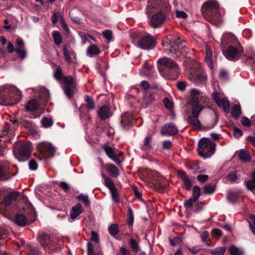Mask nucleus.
<instances>
[{
  "label": "nucleus",
  "mask_w": 255,
  "mask_h": 255,
  "mask_svg": "<svg viewBox=\"0 0 255 255\" xmlns=\"http://www.w3.org/2000/svg\"><path fill=\"white\" fill-rule=\"evenodd\" d=\"M216 144L207 137L201 138L198 142V151L204 158L210 157L215 152Z\"/></svg>",
  "instance_id": "obj_1"
},
{
  "label": "nucleus",
  "mask_w": 255,
  "mask_h": 255,
  "mask_svg": "<svg viewBox=\"0 0 255 255\" xmlns=\"http://www.w3.org/2000/svg\"><path fill=\"white\" fill-rule=\"evenodd\" d=\"M56 79L60 81L62 80L64 86L63 90L67 97L70 99L74 94V86L73 82V79L71 76L63 77L60 67L56 69L54 74Z\"/></svg>",
  "instance_id": "obj_2"
},
{
  "label": "nucleus",
  "mask_w": 255,
  "mask_h": 255,
  "mask_svg": "<svg viewBox=\"0 0 255 255\" xmlns=\"http://www.w3.org/2000/svg\"><path fill=\"white\" fill-rule=\"evenodd\" d=\"M173 43L174 44V46L176 47L177 49L173 45V42L172 41H170L169 43H166L164 44V46H168L169 45V47H170V49H165L164 52L167 54H170L174 52L175 54L177 53V51H179V52L180 53L181 55L184 56V51H185V49L184 48H185V45L184 44V41L181 40L179 37H176L173 40Z\"/></svg>",
  "instance_id": "obj_3"
},
{
  "label": "nucleus",
  "mask_w": 255,
  "mask_h": 255,
  "mask_svg": "<svg viewBox=\"0 0 255 255\" xmlns=\"http://www.w3.org/2000/svg\"><path fill=\"white\" fill-rule=\"evenodd\" d=\"M31 152V143L28 141L23 142L20 143L18 147V155L16 158L19 161H24L29 158Z\"/></svg>",
  "instance_id": "obj_4"
},
{
  "label": "nucleus",
  "mask_w": 255,
  "mask_h": 255,
  "mask_svg": "<svg viewBox=\"0 0 255 255\" xmlns=\"http://www.w3.org/2000/svg\"><path fill=\"white\" fill-rule=\"evenodd\" d=\"M202 12L204 15L213 18L214 16L218 13L219 5L218 3L214 1H208L202 5Z\"/></svg>",
  "instance_id": "obj_5"
},
{
  "label": "nucleus",
  "mask_w": 255,
  "mask_h": 255,
  "mask_svg": "<svg viewBox=\"0 0 255 255\" xmlns=\"http://www.w3.org/2000/svg\"><path fill=\"white\" fill-rule=\"evenodd\" d=\"M155 40L154 37H152L148 33H146L145 35L140 38L137 43V46L144 50L152 49L156 45Z\"/></svg>",
  "instance_id": "obj_6"
},
{
  "label": "nucleus",
  "mask_w": 255,
  "mask_h": 255,
  "mask_svg": "<svg viewBox=\"0 0 255 255\" xmlns=\"http://www.w3.org/2000/svg\"><path fill=\"white\" fill-rule=\"evenodd\" d=\"M37 150L44 156H53L55 152V147L50 142L43 141L37 145Z\"/></svg>",
  "instance_id": "obj_7"
},
{
  "label": "nucleus",
  "mask_w": 255,
  "mask_h": 255,
  "mask_svg": "<svg viewBox=\"0 0 255 255\" xmlns=\"http://www.w3.org/2000/svg\"><path fill=\"white\" fill-rule=\"evenodd\" d=\"M7 99H9L12 104L18 102L21 99L20 91L15 87H10L8 90Z\"/></svg>",
  "instance_id": "obj_8"
},
{
  "label": "nucleus",
  "mask_w": 255,
  "mask_h": 255,
  "mask_svg": "<svg viewBox=\"0 0 255 255\" xmlns=\"http://www.w3.org/2000/svg\"><path fill=\"white\" fill-rule=\"evenodd\" d=\"M39 241L46 251L50 250L53 246V241L48 234H42L39 238Z\"/></svg>",
  "instance_id": "obj_9"
},
{
  "label": "nucleus",
  "mask_w": 255,
  "mask_h": 255,
  "mask_svg": "<svg viewBox=\"0 0 255 255\" xmlns=\"http://www.w3.org/2000/svg\"><path fill=\"white\" fill-rule=\"evenodd\" d=\"M165 19V16L163 13L161 12H157L151 17L150 24L153 27H157L163 23Z\"/></svg>",
  "instance_id": "obj_10"
},
{
  "label": "nucleus",
  "mask_w": 255,
  "mask_h": 255,
  "mask_svg": "<svg viewBox=\"0 0 255 255\" xmlns=\"http://www.w3.org/2000/svg\"><path fill=\"white\" fill-rule=\"evenodd\" d=\"M102 147L104 149L107 155L110 159L113 160L117 165H120L121 164V162L118 158L115 153L114 148H113L106 144L103 145Z\"/></svg>",
  "instance_id": "obj_11"
},
{
  "label": "nucleus",
  "mask_w": 255,
  "mask_h": 255,
  "mask_svg": "<svg viewBox=\"0 0 255 255\" xmlns=\"http://www.w3.org/2000/svg\"><path fill=\"white\" fill-rule=\"evenodd\" d=\"M178 130L177 127L172 123L166 124L164 126L161 133L165 135H172L176 134Z\"/></svg>",
  "instance_id": "obj_12"
},
{
  "label": "nucleus",
  "mask_w": 255,
  "mask_h": 255,
  "mask_svg": "<svg viewBox=\"0 0 255 255\" xmlns=\"http://www.w3.org/2000/svg\"><path fill=\"white\" fill-rule=\"evenodd\" d=\"M157 63L161 66H165L170 69H173L176 68H178V64L169 58L163 57L160 58L158 60Z\"/></svg>",
  "instance_id": "obj_13"
},
{
  "label": "nucleus",
  "mask_w": 255,
  "mask_h": 255,
  "mask_svg": "<svg viewBox=\"0 0 255 255\" xmlns=\"http://www.w3.org/2000/svg\"><path fill=\"white\" fill-rule=\"evenodd\" d=\"M133 118L132 115L128 113H125L121 116V125L125 129H128L132 125Z\"/></svg>",
  "instance_id": "obj_14"
},
{
  "label": "nucleus",
  "mask_w": 255,
  "mask_h": 255,
  "mask_svg": "<svg viewBox=\"0 0 255 255\" xmlns=\"http://www.w3.org/2000/svg\"><path fill=\"white\" fill-rule=\"evenodd\" d=\"M83 211V208L80 203H77L71 209L70 217L72 221L76 219Z\"/></svg>",
  "instance_id": "obj_15"
},
{
  "label": "nucleus",
  "mask_w": 255,
  "mask_h": 255,
  "mask_svg": "<svg viewBox=\"0 0 255 255\" xmlns=\"http://www.w3.org/2000/svg\"><path fill=\"white\" fill-rule=\"evenodd\" d=\"M239 50L233 46L230 45L226 51L225 56L230 60H234L239 55Z\"/></svg>",
  "instance_id": "obj_16"
},
{
  "label": "nucleus",
  "mask_w": 255,
  "mask_h": 255,
  "mask_svg": "<svg viewBox=\"0 0 255 255\" xmlns=\"http://www.w3.org/2000/svg\"><path fill=\"white\" fill-rule=\"evenodd\" d=\"M98 115L102 120L109 119L112 116L110 112V108L107 105H104L100 108Z\"/></svg>",
  "instance_id": "obj_17"
},
{
  "label": "nucleus",
  "mask_w": 255,
  "mask_h": 255,
  "mask_svg": "<svg viewBox=\"0 0 255 255\" xmlns=\"http://www.w3.org/2000/svg\"><path fill=\"white\" fill-rule=\"evenodd\" d=\"M205 61L210 69H213L214 67L213 62L212 60V51L209 45L206 46V57Z\"/></svg>",
  "instance_id": "obj_18"
},
{
  "label": "nucleus",
  "mask_w": 255,
  "mask_h": 255,
  "mask_svg": "<svg viewBox=\"0 0 255 255\" xmlns=\"http://www.w3.org/2000/svg\"><path fill=\"white\" fill-rule=\"evenodd\" d=\"M245 57L248 64L255 63V52L252 48L249 49L246 52Z\"/></svg>",
  "instance_id": "obj_19"
},
{
  "label": "nucleus",
  "mask_w": 255,
  "mask_h": 255,
  "mask_svg": "<svg viewBox=\"0 0 255 255\" xmlns=\"http://www.w3.org/2000/svg\"><path fill=\"white\" fill-rule=\"evenodd\" d=\"M235 39L234 35L230 33L224 34L221 39V45L222 48H225L227 44L233 43Z\"/></svg>",
  "instance_id": "obj_20"
},
{
  "label": "nucleus",
  "mask_w": 255,
  "mask_h": 255,
  "mask_svg": "<svg viewBox=\"0 0 255 255\" xmlns=\"http://www.w3.org/2000/svg\"><path fill=\"white\" fill-rule=\"evenodd\" d=\"M251 176L252 179L251 180L246 181L245 182V184L248 189L255 194V171L252 173Z\"/></svg>",
  "instance_id": "obj_21"
},
{
  "label": "nucleus",
  "mask_w": 255,
  "mask_h": 255,
  "mask_svg": "<svg viewBox=\"0 0 255 255\" xmlns=\"http://www.w3.org/2000/svg\"><path fill=\"white\" fill-rule=\"evenodd\" d=\"M187 122L191 126L196 129L198 130L201 128V124L198 117L190 116L188 118Z\"/></svg>",
  "instance_id": "obj_22"
},
{
  "label": "nucleus",
  "mask_w": 255,
  "mask_h": 255,
  "mask_svg": "<svg viewBox=\"0 0 255 255\" xmlns=\"http://www.w3.org/2000/svg\"><path fill=\"white\" fill-rule=\"evenodd\" d=\"M142 150L145 152H149L151 150L152 147L151 144V138L149 136L145 137L143 140V144L141 147Z\"/></svg>",
  "instance_id": "obj_23"
},
{
  "label": "nucleus",
  "mask_w": 255,
  "mask_h": 255,
  "mask_svg": "<svg viewBox=\"0 0 255 255\" xmlns=\"http://www.w3.org/2000/svg\"><path fill=\"white\" fill-rule=\"evenodd\" d=\"M63 55L65 61L69 64L72 63V58H76L75 53L72 51H68L65 47H63Z\"/></svg>",
  "instance_id": "obj_24"
},
{
  "label": "nucleus",
  "mask_w": 255,
  "mask_h": 255,
  "mask_svg": "<svg viewBox=\"0 0 255 255\" xmlns=\"http://www.w3.org/2000/svg\"><path fill=\"white\" fill-rule=\"evenodd\" d=\"M242 114L241 108L239 103L235 104L232 107L231 110V115L232 117L237 119L239 118Z\"/></svg>",
  "instance_id": "obj_25"
},
{
  "label": "nucleus",
  "mask_w": 255,
  "mask_h": 255,
  "mask_svg": "<svg viewBox=\"0 0 255 255\" xmlns=\"http://www.w3.org/2000/svg\"><path fill=\"white\" fill-rule=\"evenodd\" d=\"M14 222L19 226H24L27 223L26 217L22 214H17L14 219Z\"/></svg>",
  "instance_id": "obj_26"
},
{
  "label": "nucleus",
  "mask_w": 255,
  "mask_h": 255,
  "mask_svg": "<svg viewBox=\"0 0 255 255\" xmlns=\"http://www.w3.org/2000/svg\"><path fill=\"white\" fill-rule=\"evenodd\" d=\"M101 175L105 179V185L110 190H111L116 188L115 185L113 180L107 177L103 172H101Z\"/></svg>",
  "instance_id": "obj_27"
},
{
  "label": "nucleus",
  "mask_w": 255,
  "mask_h": 255,
  "mask_svg": "<svg viewBox=\"0 0 255 255\" xmlns=\"http://www.w3.org/2000/svg\"><path fill=\"white\" fill-rule=\"evenodd\" d=\"M39 105L35 99L30 100L25 105L27 111H32L38 109Z\"/></svg>",
  "instance_id": "obj_28"
},
{
  "label": "nucleus",
  "mask_w": 255,
  "mask_h": 255,
  "mask_svg": "<svg viewBox=\"0 0 255 255\" xmlns=\"http://www.w3.org/2000/svg\"><path fill=\"white\" fill-rule=\"evenodd\" d=\"M217 105L220 107H222L224 111L228 113L230 109L229 101L227 98H223Z\"/></svg>",
  "instance_id": "obj_29"
},
{
  "label": "nucleus",
  "mask_w": 255,
  "mask_h": 255,
  "mask_svg": "<svg viewBox=\"0 0 255 255\" xmlns=\"http://www.w3.org/2000/svg\"><path fill=\"white\" fill-rule=\"evenodd\" d=\"M207 80V76L204 74L197 75L194 78L193 82L196 85L204 83Z\"/></svg>",
  "instance_id": "obj_30"
},
{
  "label": "nucleus",
  "mask_w": 255,
  "mask_h": 255,
  "mask_svg": "<svg viewBox=\"0 0 255 255\" xmlns=\"http://www.w3.org/2000/svg\"><path fill=\"white\" fill-rule=\"evenodd\" d=\"M240 159L244 162H248L250 160V155L248 151L244 149H241L239 151Z\"/></svg>",
  "instance_id": "obj_31"
},
{
  "label": "nucleus",
  "mask_w": 255,
  "mask_h": 255,
  "mask_svg": "<svg viewBox=\"0 0 255 255\" xmlns=\"http://www.w3.org/2000/svg\"><path fill=\"white\" fill-rule=\"evenodd\" d=\"M229 251L231 255H243L244 254V251L242 249L233 245L230 247Z\"/></svg>",
  "instance_id": "obj_32"
},
{
  "label": "nucleus",
  "mask_w": 255,
  "mask_h": 255,
  "mask_svg": "<svg viewBox=\"0 0 255 255\" xmlns=\"http://www.w3.org/2000/svg\"><path fill=\"white\" fill-rule=\"evenodd\" d=\"M87 52L89 56H92L99 54L100 50L97 46L93 45L88 48Z\"/></svg>",
  "instance_id": "obj_33"
},
{
  "label": "nucleus",
  "mask_w": 255,
  "mask_h": 255,
  "mask_svg": "<svg viewBox=\"0 0 255 255\" xmlns=\"http://www.w3.org/2000/svg\"><path fill=\"white\" fill-rule=\"evenodd\" d=\"M191 111L192 116L198 117L203 109V107L201 105H197L193 106Z\"/></svg>",
  "instance_id": "obj_34"
},
{
  "label": "nucleus",
  "mask_w": 255,
  "mask_h": 255,
  "mask_svg": "<svg viewBox=\"0 0 255 255\" xmlns=\"http://www.w3.org/2000/svg\"><path fill=\"white\" fill-rule=\"evenodd\" d=\"M76 199L84 202L85 206L88 207L90 205V202L88 195H84L81 193L76 197Z\"/></svg>",
  "instance_id": "obj_35"
},
{
  "label": "nucleus",
  "mask_w": 255,
  "mask_h": 255,
  "mask_svg": "<svg viewBox=\"0 0 255 255\" xmlns=\"http://www.w3.org/2000/svg\"><path fill=\"white\" fill-rule=\"evenodd\" d=\"M52 37L56 45H59L62 43V38L59 31L56 30L53 31L52 32Z\"/></svg>",
  "instance_id": "obj_36"
},
{
  "label": "nucleus",
  "mask_w": 255,
  "mask_h": 255,
  "mask_svg": "<svg viewBox=\"0 0 255 255\" xmlns=\"http://www.w3.org/2000/svg\"><path fill=\"white\" fill-rule=\"evenodd\" d=\"M226 249L225 247L216 248L211 250L210 253L213 255H224Z\"/></svg>",
  "instance_id": "obj_37"
},
{
  "label": "nucleus",
  "mask_w": 255,
  "mask_h": 255,
  "mask_svg": "<svg viewBox=\"0 0 255 255\" xmlns=\"http://www.w3.org/2000/svg\"><path fill=\"white\" fill-rule=\"evenodd\" d=\"M108 170L115 177H117L120 174L118 168L114 164H109Z\"/></svg>",
  "instance_id": "obj_38"
},
{
  "label": "nucleus",
  "mask_w": 255,
  "mask_h": 255,
  "mask_svg": "<svg viewBox=\"0 0 255 255\" xmlns=\"http://www.w3.org/2000/svg\"><path fill=\"white\" fill-rule=\"evenodd\" d=\"M108 231L109 233L112 236H116L118 234L119 232V227L117 224H112L109 227Z\"/></svg>",
  "instance_id": "obj_39"
},
{
  "label": "nucleus",
  "mask_w": 255,
  "mask_h": 255,
  "mask_svg": "<svg viewBox=\"0 0 255 255\" xmlns=\"http://www.w3.org/2000/svg\"><path fill=\"white\" fill-rule=\"evenodd\" d=\"M85 101L87 102V108L89 110L94 109L95 105L93 99L91 97L88 95H86L85 96Z\"/></svg>",
  "instance_id": "obj_40"
},
{
  "label": "nucleus",
  "mask_w": 255,
  "mask_h": 255,
  "mask_svg": "<svg viewBox=\"0 0 255 255\" xmlns=\"http://www.w3.org/2000/svg\"><path fill=\"white\" fill-rule=\"evenodd\" d=\"M239 198V195L235 192H230L228 193L227 198L231 203L236 202Z\"/></svg>",
  "instance_id": "obj_41"
},
{
  "label": "nucleus",
  "mask_w": 255,
  "mask_h": 255,
  "mask_svg": "<svg viewBox=\"0 0 255 255\" xmlns=\"http://www.w3.org/2000/svg\"><path fill=\"white\" fill-rule=\"evenodd\" d=\"M53 122L51 118L44 117L41 120V124L43 127L47 128L53 125Z\"/></svg>",
  "instance_id": "obj_42"
},
{
  "label": "nucleus",
  "mask_w": 255,
  "mask_h": 255,
  "mask_svg": "<svg viewBox=\"0 0 255 255\" xmlns=\"http://www.w3.org/2000/svg\"><path fill=\"white\" fill-rule=\"evenodd\" d=\"M215 191V187L212 184H208L205 185L203 188V193L205 194H210Z\"/></svg>",
  "instance_id": "obj_43"
},
{
  "label": "nucleus",
  "mask_w": 255,
  "mask_h": 255,
  "mask_svg": "<svg viewBox=\"0 0 255 255\" xmlns=\"http://www.w3.org/2000/svg\"><path fill=\"white\" fill-rule=\"evenodd\" d=\"M129 244L131 249L134 252H137L140 251V247L138 243L133 239H131L129 241Z\"/></svg>",
  "instance_id": "obj_44"
},
{
  "label": "nucleus",
  "mask_w": 255,
  "mask_h": 255,
  "mask_svg": "<svg viewBox=\"0 0 255 255\" xmlns=\"http://www.w3.org/2000/svg\"><path fill=\"white\" fill-rule=\"evenodd\" d=\"M201 194L200 188L198 186H195L193 188V197L194 200H197Z\"/></svg>",
  "instance_id": "obj_45"
},
{
  "label": "nucleus",
  "mask_w": 255,
  "mask_h": 255,
  "mask_svg": "<svg viewBox=\"0 0 255 255\" xmlns=\"http://www.w3.org/2000/svg\"><path fill=\"white\" fill-rule=\"evenodd\" d=\"M110 193L111 195L112 198L113 200L117 203H119L120 202L119 196L117 192V188L113 189L111 190H110Z\"/></svg>",
  "instance_id": "obj_46"
},
{
  "label": "nucleus",
  "mask_w": 255,
  "mask_h": 255,
  "mask_svg": "<svg viewBox=\"0 0 255 255\" xmlns=\"http://www.w3.org/2000/svg\"><path fill=\"white\" fill-rule=\"evenodd\" d=\"M134 222V216L130 207L128 208V224L129 227H132Z\"/></svg>",
  "instance_id": "obj_47"
},
{
  "label": "nucleus",
  "mask_w": 255,
  "mask_h": 255,
  "mask_svg": "<svg viewBox=\"0 0 255 255\" xmlns=\"http://www.w3.org/2000/svg\"><path fill=\"white\" fill-rule=\"evenodd\" d=\"M144 100L145 102H151L155 100V97L149 92H146L144 94Z\"/></svg>",
  "instance_id": "obj_48"
},
{
  "label": "nucleus",
  "mask_w": 255,
  "mask_h": 255,
  "mask_svg": "<svg viewBox=\"0 0 255 255\" xmlns=\"http://www.w3.org/2000/svg\"><path fill=\"white\" fill-rule=\"evenodd\" d=\"M15 52L21 59H24L26 56V51L24 48L15 49Z\"/></svg>",
  "instance_id": "obj_49"
},
{
  "label": "nucleus",
  "mask_w": 255,
  "mask_h": 255,
  "mask_svg": "<svg viewBox=\"0 0 255 255\" xmlns=\"http://www.w3.org/2000/svg\"><path fill=\"white\" fill-rule=\"evenodd\" d=\"M199 98L197 96H193L190 95L189 99V103L190 106H194L199 104Z\"/></svg>",
  "instance_id": "obj_50"
},
{
  "label": "nucleus",
  "mask_w": 255,
  "mask_h": 255,
  "mask_svg": "<svg viewBox=\"0 0 255 255\" xmlns=\"http://www.w3.org/2000/svg\"><path fill=\"white\" fill-rule=\"evenodd\" d=\"M41 98H43L45 101H47L49 100V93L48 91L45 88L41 89V93L40 94Z\"/></svg>",
  "instance_id": "obj_51"
},
{
  "label": "nucleus",
  "mask_w": 255,
  "mask_h": 255,
  "mask_svg": "<svg viewBox=\"0 0 255 255\" xmlns=\"http://www.w3.org/2000/svg\"><path fill=\"white\" fill-rule=\"evenodd\" d=\"M99 234L95 231H92L90 241L96 243H98L99 242Z\"/></svg>",
  "instance_id": "obj_52"
},
{
  "label": "nucleus",
  "mask_w": 255,
  "mask_h": 255,
  "mask_svg": "<svg viewBox=\"0 0 255 255\" xmlns=\"http://www.w3.org/2000/svg\"><path fill=\"white\" fill-rule=\"evenodd\" d=\"M228 177L229 179L232 182H235L237 180L236 170L233 169L229 172Z\"/></svg>",
  "instance_id": "obj_53"
},
{
  "label": "nucleus",
  "mask_w": 255,
  "mask_h": 255,
  "mask_svg": "<svg viewBox=\"0 0 255 255\" xmlns=\"http://www.w3.org/2000/svg\"><path fill=\"white\" fill-rule=\"evenodd\" d=\"M29 168L30 170H35L37 168V164L35 159H31L28 163Z\"/></svg>",
  "instance_id": "obj_54"
},
{
  "label": "nucleus",
  "mask_w": 255,
  "mask_h": 255,
  "mask_svg": "<svg viewBox=\"0 0 255 255\" xmlns=\"http://www.w3.org/2000/svg\"><path fill=\"white\" fill-rule=\"evenodd\" d=\"M88 255H99L98 254L94 253L93 246L92 243L89 242L87 244Z\"/></svg>",
  "instance_id": "obj_55"
},
{
  "label": "nucleus",
  "mask_w": 255,
  "mask_h": 255,
  "mask_svg": "<svg viewBox=\"0 0 255 255\" xmlns=\"http://www.w3.org/2000/svg\"><path fill=\"white\" fill-rule=\"evenodd\" d=\"M60 187L65 192L68 193L69 191L70 186L69 184L64 181L61 182L60 183Z\"/></svg>",
  "instance_id": "obj_56"
},
{
  "label": "nucleus",
  "mask_w": 255,
  "mask_h": 255,
  "mask_svg": "<svg viewBox=\"0 0 255 255\" xmlns=\"http://www.w3.org/2000/svg\"><path fill=\"white\" fill-rule=\"evenodd\" d=\"M163 102L164 103L165 107L167 109H171L173 107V104L170 101L168 98H164Z\"/></svg>",
  "instance_id": "obj_57"
},
{
  "label": "nucleus",
  "mask_w": 255,
  "mask_h": 255,
  "mask_svg": "<svg viewBox=\"0 0 255 255\" xmlns=\"http://www.w3.org/2000/svg\"><path fill=\"white\" fill-rule=\"evenodd\" d=\"M212 97L217 104L219 103L221 99L223 98V97H221L220 94L217 92H214L213 93Z\"/></svg>",
  "instance_id": "obj_58"
},
{
  "label": "nucleus",
  "mask_w": 255,
  "mask_h": 255,
  "mask_svg": "<svg viewBox=\"0 0 255 255\" xmlns=\"http://www.w3.org/2000/svg\"><path fill=\"white\" fill-rule=\"evenodd\" d=\"M196 200H193V198H191L187 200L184 203V206L187 209H191L192 208L193 203L196 202Z\"/></svg>",
  "instance_id": "obj_59"
},
{
  "label": "nucleus",
  "mask_w": 255,
  "mask_h": 255,
  "mask_svg": "<svg viewBox=\"0 0 255 255\" xmlns=\"http://www.w3.org/2000/svg\"><path fill=\"white\" fill-rule=\"evenodd\" d=\"M104 36L109 41H111L112 38V32L110 30H106L103 32Z\"/></svg>",
  "instance_id": "obj_60"
},
{
  "label": "nucleus",
  "mask_w": 255,
  "mask_h": 255,
  "mask_svg": "<svg viewBox=\"0 0 255 255\" xmlns=\"http://www.w3.org/2000/svg\"><path fill=\"white\" fill-rule=\"evenodd\" d=\"M186 83L184 81H181L177 84V87L180 91H184L186 89Z\"/></svg>",
  "instance_id": "obj_61"
},
{
  "label": "nucleus",
  "mask_w": 255,
  "mask_h": 255,
  "mask_svg": "<svg viewBox=\"0 0 255 255\" xmlns=\"http://www.w3.org/2000/svg\"><path fill=\"white\" fill-rule=\"evenodd\" d=\"M140 87L144 91H146L150 89V85L149 83L146 81H142L140 82Z\"/></svg>",
  "instance_id": "obj_62"
},
{
  "label": "nucleus",
  "mask_w": 255,
  "mask_h": 255,
  "mask_svg": "<svg viewBox=\"0 0 255 255\" xmlns=\"http://www.w3.org/2000/svg\"><path fill=\"white\" fill-rule=\"evenodd\" d=\"M88 38H90L91 39L95 40V39L94 38V37L89 34H83V35H81V38L82 41V44H84L86 43Z\"/></svg>",
  "instance_id": "obj_63"
},
{
  "label": "nucleus",
  "mask_w": 255,
  "mask_h": 255,
  "mask_svg": "<svg viewBox=\"0 0 255 255\" xmlns=\"http://www.w3.org/2000/svg\"><path fill=\"white\" fill-rule=\"evenodd\" d=\"M208 176L205 174H199L197 176V179L201 183H204L207 180Z\"/></svg>",
  "instance_id": "obj_64"
}]
</instances>
